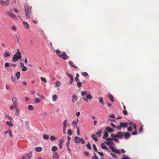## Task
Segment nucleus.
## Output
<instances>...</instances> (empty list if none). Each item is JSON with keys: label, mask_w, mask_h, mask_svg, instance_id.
Returning <instances> with one entry per match:
<instances>
[{"label": "nucleus", "mask_w": 159, "mask_h": 159, "mask_svg": "<svg viewBox=\"0 0 159 159\" xmlns=\"http://www.w3.org/2000/svg\"><path fill=\"white\" fill-rule=\"evenodd\" d=\"M92 159H98V157L96 156L95 154H94V156L92 157Z\"/></svg>", "instance_id": "obj_53"}, {"label": "nucleus", "mask_w": 159, "mask_h": 159, "mask_svg": "<svg viewBox=\"0 0 159 159\" xmlns=\"http://www.w3.org/2000/svg\"><path fill=\"white\" fill-rule=\"evenodd\" d=\"M86 146L90 150L91 149V148L90 146V145L89 142L87 144Z\"/></svg>", "instance_id": "obj_51"}, {"label": "nucleus", "mask_w": 159, "mask_h": 159, "mask_svg": "<svg viewBox=\"0 0 159 159\" xmlns=\"http://www.w3.org/2000/svg\"><path fill=\"white\" fill-rule=\"evenodd\" d=\"M110 148L111 151L114 153L120 154H121L120 151L118 150H116L113 146H110Z\"/></svg>", "instance_id": "obj_7"}, {"label": "nucleus", "mask_w": 159, "mask_h": 159, "mask_svg": "<svg viewBox=\"0 0 159 159\" xmlns=\"http://www.w3.org/2000/svg\"><path fill=\"white\" fill-rule=\"evenodd\" d=\"M5 66L7 67H8L9 66V63L8 62H6L5 63Z\"/></svg>", "instance_id": "obj_60"}, {"label": "nucleus", "mask_w": 159, "mask_h": 159, "mask_svg": "<svg viewBox=\"0 0 159 159\" xmlns=\"http://www.w3.org/2000/svg\"><path fill=\"white\" fill-rule=\"evenodd\" d=\"M6 14L7 15L10 16L13 18H15L16 17V16L13 13H12L10 11H7L6 12Z\"/></svg>", "instance_id": "obj_12"}, {"label": "nucleus", "mask_w": 159, "mask_h": 159, "mask_svg": "<svg viewBox=\"0 0 159 159\" xmlns=\"http://www.w3.org/2000/svg\"><path fill=\"white\" fill-rule=\"evenodd\" d=\"M52 150L53 152H56L57 150V148L56 146H54L52 147Z\"/></svg>", "instance_id": "obj_40"}, {"label": "nucleus", "mask_w": 159, "mask_h": 159, "mask_svg": "<svg viewBox=\"0 0 159 159\" xmlns=\"http://www.w3.org/2000/svg\"><path fill=\"white\" fill-rule=\"evenodd\" d=\"M108 97L111 101L113 102H114V97L112 94H109Z\"/></svg>", "instance_id": "obj_21"}, {"label": "nucleus", "mask_w": 159, "mask_h": 159, "mask_svg": "<svg viewBox=\"0 0 159 159\" xmlns=\"http://www.w3.org/2000/svg\"><path fill=\"white\" fill-rule=\"evenodd\" d=\"M0 4L3 7H7L9 5V3L7 1L0 0Z\"/></svg>", "instance_id": "obj_5"}, {"label": "nucleus", "mask_w": 159, "mask_h": 159, "mask_svg": "<svg viewBox=\"0 0 159 159\" xmlns=\"http://www.w3.org/2000/svg\"><path fill=\"white\" fill-rule=\"evenodd\" d=\"M120 125L121 126V128L125 127H126L128 125V123L126 122L125 123H122L120 122Z\"/></svg>", "instance_id": "obj_13"}, {"label": "nucleus", "mask_w": 159, "mask_h": 159, "mask_svg": "<svg viewBox=\"0 0 159 159\" xmlns=\"http://www.w3.org/2000/svg\"><path fill=\"white\" fill-rule=\"evenodd\" d=\"M123 113L125 115H126L128 114L127 111L125 110H124L123 111Z\"/></svg>", "instance_id": "obj_55"}, {"label": "nucleus", "mask_w": 159, "mask_h": 159, "mask_svg": "<svg viewBox=\"0 0 159 159\" xmlns=\"http://www.w3.org/2000/svg\"><path fill=\"white\" fill-rule=\"evenodd\" d=\"M57 99V96L56 94L52 96V100L54 101H55Z\"/></svg>", "instance_id": "obj_36"}, {"label": "nucleus", "mask_w": 159, "mask_h": 159, "mask_svg": "<svg viewBox=\"0 0 159 159\" xmlns=\"http://www.w3.org/2000/svg\"><path fill=\"white\" fill-rule=\"evenodd\" d=\"M137 134V132L136 131H134L132 133V134L133 135H135Z\"/></svg>", "instance_id": "obj_64"}, {"label": "nucleus", "mask_w": 159, "mask_h": 159, "mask_svg": "<svg viewBox=\"0 0 159 159\" xmlns=\"http://www.w3.org/2000/svg\"><path fill=\"white\" fill-rule=\"evenodd\" d=\"M6 124L8 126H9L10 127H12L13 125V124L12 123V121L11 120H10V121H7Z\"/></svg>", "instance_id": "obj_24"}, {"label": "nucleus", "mask_w": 159, "mask_h": 159, "mask_svg": "<svg viewBox=\"0 0 159 159\" xmlns=\"http://www.w3.org/2000/svg\"><path fill=\"white\" fill-rule=\"evenodd\" d=\"M77 122L76 121H73L72 123V124L74 125V127L76 129L79 128L77 126Z\"/></svg>", "instance_id": "obj_23"}, {"label": "nucleus", "mask_w": 159, "mask_h": 159, "mask_svg": "<svg viewBox=\"0 0 159 159\" xmlns=\"http://www.w3.org/2000/svg\"><path fill=\"white\" fill-rule=\"evenodd\" d=\"M12 100L13 104L17 106L18 100L17 98L15 97H13L12 98Z\"/></svg>", "instance_id": "obj_9"}, {"label": "nucleus", "mask_w": 159, "mask_h": 159, "mask_svg": "<svg viewBox=\"0 0 159 159\" xmlns=\"http://www.w3.org/2000/svg\"><path fill=\"white\" fill-rule=\"evenodd\" d=\"M11 80L13 82H14L16 80L15 78L13 77L12 76H11Z\"/></svg>", "instance_id": "obj_63"}, {"label": "nucleus", "mask_w": 159, "mask_h": 159, "mask_svg": "<svg viewBox=\"0 0 159 159\" xmlns=\"http://www.w3.org/2000/svg\"><path fill=\"white\" fill-rule=\"evenodd\" d=\"M111 136L114 137H118V136L117 135V134H111Z\"/></svg>", "instance_id": "obj_52"}, {"label": "nucleus", "mask_w": 159, "mask_h": 159, "mask_svg": "<svg viewBox=\"0 0 159 159\" xmlns=\"http://www.w3.org/2000/svg\"><path fill=\"white\" fill-rule=\"evenodd\" d=\"M143 131V128L142 127H141L139 128V132L141 133Z\"/></svg>", "instance_id": "obj_59"}, {"label": "nucleus", "mask_w": 159, "mask_h": 159, "mask_svg": "<svg viewBox=\"0 0 159 159\" xmlns=\"http://www.w3.org/2000/svg\"><path fill=\"white\" fill-rule=\"evenodd\" d=\"M10 54L8 52H6L4 54V57L5 58H6L7 57L9 56Z\"/></svg>", "instance_id": "obj_41"}, {"label": "nucleus", "mask_w": 159, "mask_h": 159, "mask_svg": "<svg viewBox=\"0 0 159 159\" xmlns=\"http://www.w3.org/2000/svg\"><path fill=\"white\" fill-rule=\"evenodd\" d=\"M87 93V92L86 91H83L81 92V94L82 96H84V95L86 94Z\"/></svg>", "instance_id": "obj_43"}, {"label": "nucleus", "mask_w": 159, "mask_h": 159, "mask_svg": "<svg viewBox=\"0 0 159 159\" xmlns=\"http://www.w3.org/2000/svg\"><path fill=\"white\" fill-rule=\"evenodd\" d=\"M34 100L35 103H39L41 102L40 100L38 98L34 99Z\"/></svg>", "instance_id": "obj_34"}, {"label": "nucleus", "mask_w": 159, "mask_h": 159, "mask_svg": "<svg viewBox=\"0 0 159 159\" xmlns=\"http://www.w3.org/2000/svg\"><path fill=\"white\" fill-rule=\"evenodd\" d=\"M23 23L25 28L26 29L29 28V26L27 22L24 21Z\"/></svg>", "instance_id": "obj_19"}, {"label": "nucleus", "mask_w": 159, "mask_h": 159, "mask_svg": "<svg viewBox=\"0 0 159 159\" xmlns=\"http://www.w3.org/2000/svg\"><path fill=\"white\" fill-rule=\"evenodd\" d=\"M92 98V96L90 94H88L86 95V98H84V100L87 102H88V99H91Z\"/></svg>", "instance_id": "obj_8"}, {"label": "nucleus", "mask_w": 159, "mask_h": 159, "mask_svg": "<svg viewBox=\"0 0 159 159\" xmlns=\"http://www.w3.org/2000/svg\"><path fill=\"white\" fill-rule=\"evenodd\" d=\"M111 155L112 157H113L114 158H116V159H117L118 158V157L116 155H115V154L113 153H111Z\"/></svg>", "instance_id": "obj_44"}, {"label": "nucleus", "mask_w": 159, "mask_h": 159, "mask_svg": "<svg viewBox=\"0 0 159 159\" xmlns=\"http://www.w3.org/2000/svg\"><path fill=\"white\" fill-rule=\"evenodd\" d=\"M106 140L108 142H111L112 141V138H107Z\"/></svg>", "instance_id": "obj_56"}, {"label": "nucleus", "mask_w": 159, "mask_h": 159, "mask_svg": "<svg viewBox=\"0 0 159 159\" xmlns=\"http://www.w3.org/2000/svg\"><path fill=\"white\" fill-rule=\"evenodd\" d=\"M78 98V97L77 95L75 94H74L73 95L72 99V102H74L76 101Z\"/></svg>", "instance_id": "obj_15"}, {"label": "nucleus", "mask_w": 159, "mask_h": 159, "mask_svg": "<svg viewBox=\"0 0 159 159\" xmlns=\"http://www.w3.org/2000/svg\"><path fill=\"white\" fill-rule=\"evenodd\" d=\"M56 52L57 55H58L59 57H61L65 60H66L69 58V57L67 56L65 52H63L62 53V55L60 54L61 53V52L58 49L56 50Z\"/></svg>", "instance_id": "obj_2"}, {"label": "nucleus", "mask_w": 159, "mask_h": 159, "mask_svg": "<svg viewBox=\"0 0 159 159\" xmlns=\"http://www.w3.org/2000/svg\"><path fill=\"white\" fill-rule=\"evenodd\" d=\"M5 118H7L8 119L10 120V121H11V120H13V119L11 117L8 115L5 116Z\"/></svg>", "instance_id": "obj_47"}, {"label": "nucleus", "mask_w": 159, "mask_h": 159, "mask_svg": "<svg viewBox=\"0 0 159 159\" xmlns=\"http://www.w3.org/2000/svg\"><path fill=\"white\" fill-rule=\"evenodd\" d=\"M20 111L17 108H16L15 114L16 116H18L19 114Z\"/></svg>", "instance_id": "obj_31"}, {"label": "nucleus", "mask_w": 159, "mask_h": 159, "mask_svg": "<svg viewBox=\"0 0 159 159\" xmlns=\"http://www.w3.org/2000/svg\"><path fill=\"white\" fill-rule=\"evenodd\" d=\"M67 123V120H64L63 122V126H66Z\"/></svg>", "instance_id": "obj_48"}, {"label": "nucleus", "mask_w": 159, "mask_h": 159, "mask_svg": "<svg viewBox=\"0 0 159 159\" xmlns=\"http://www.w3.org/2000/svg\"><path fill=\"white\" fill-rule=\"evenodd\" d=\"M67 133L69 135H71L72 134V132L71 129H69L67 131Z\"/></svg>", "instance_id": "obj_45"}, {"label": "nucleus", "mask_w": 159, "mask_h": 159, "mask_svg": "<svg viewBox=\"0 0 159 159\" xmlns=\"http://www.w3.org/2000/svg\"><path fill=\"white\" fill-rule=\"evenodd\" d=\"M28 109L30 111H33L34 109V107L32 105H30L28 106Z\"/></svg>", "instance_id": "obj_37"}, {"label": "nucleus", "mask_w": 159, "mask_h": 159, "mask_svg": "<svg viewBox=\"0 0 159 159\" xmlns=\"http://www.w3.org/2000/svg\"><path fill=\"white\" fill-rule=\"evenodd\" d=\"M66 75L67 76L70 78V81L69 82V84H72L73 82V78L72 75L71 74L68 73H66Z\"/></svg>", "instance_id": "obj_6"}, {"label": "nucleus", "mask_w": 159, "mask_h": 159, "mask_svg": "<svg viewBox=\"0 0 159 159\" xmlns=\"http://www.w3.org/2000/svg\"><path fill=\"white\" fill-rule=\"evenodd\" d=\"M109 116L111 118H114L115 117L114 115L113 114L110 115Z\"/></svg>", "instance_id": "obj_57"}, {"label": "nucleus", "mask_w": 159, "mask_h": 159, "mask_svg": "<svg viewBox=\"0 0 159 159\" xmlns=\"http://www.w3.org/2000/svg\"><path fill=\"white\" fill-rule=\"evenodd\" d=\"M61 85V83L58 81H57L55 84V86L56 87H59Z\"/></svg>", "instance_id": "obj_29"}, {"label": "nucleus", "mask_w": 159, "mask_h": 159, "mask_svg": "<svg viewBox=\"0 0 159 159\" xmlns=\"http://www.w3.org/2000/svg\"><path fill=\"white\" fill-rule=\"evenodd\" d=\"M101 147L103 149H107V147L103 143H102L101 144Z\"/></svg>", "instance_id": "obj_35"}, {"label": "nucleus", "mask_w": 159, "mask_h": 159, "mask_svg": "<svg viewBox=\"0 0 159 159\" xmlns=\"http://www.w3.org/2000/svg\"><path fill=\"white\" fill-rule=\"evenodd\" d=\"M32 152H30L28 153H26L24 157L26 159H30L32 157Z\"/></svg>", "instance_id": "obj_10"}, {"label": "nucleus", "mask_w": 159, "mask_h": 159, "mask_svg": "<svg viewBox=\"0 0 159 159\" xmlns=\"http://www.w3.org/2000/svg\"><path fill=\"white\" fill-rule=\"evenodd\" d=\"M105 129L108 132L110 133L113 132L114 131V129L110 127H106Z\"/></svg>", "instance_id": "obj_14"}, {"label": "nucleus", "mask_w": 159, "mask_h": 159, "mask_svg": "<svg viewBox=\"0 0 159 159\" xmlns=\"http://www.w3.org/2000/svg\"><path fill=\"white\" fill-rule=\"evenodd\" d=\"M53 158H59V156L57 152H55L52 157Z\"/></svg>", "instance_id": "obj_30"}, {"label": "nucleus", "mask_w": 159, "mask_h": 159, "mask_svg": "<svg viewBox=\"0 0 159 159\" xmlns=\"http://www.w3.org/2000/svg\"><path fill=\"white\" fill-rule=\"evenodd\" d=\"M43 138L44 139L47 140L48 139L49 136L48 135H46L45 134H43Z\"/></svg>", "instance_id": "obj_33"}, {"label": "nucleus", "mask_w": 159, "mask_h": 159, "mask_svg": "<svg viewBox=\"0 0 159 159\" xmlns=\"http://www.w3.org/2000/svg\"><path fill=\"white\" fill-rule=\"evenodd\" d=\"M102 134V130H98L97 132L96 133V134L98 137H100L101 136Z\"/></svg>", "instance_id": "obj_26"}, {"label": "nucleus", "mask_w": 159, "mask_h": 159, "mask_svg": "<svg viewBox=\"0 0 159 159\" xmlns=\"http://www.w3.org/2000/svg\"><path fill=\"white\" fill-rule=\"evenodd\" d=\"M104 143L107 145H108L109 147L110 146H111V145H113L114 144L112 142H105Z\"/></svg>", "instance_id": "obj_25"}, {"label": "nucleus", "mask_w": 159, "mask_h": 159, "mask_svg": "<svg viewBox=\"0 0 159 159\" xmlns=\"http://www.w3.org/2000/svg\"><path fill=\"white\" fill-rule=\"evenodd\" d=\"M41 81H42L44 82L45 83H46L47 82V81L46 79L45 78H43V77H41Z\"/></svg>", "instance_id": "obj_49"}, {"label": "nucleus", "mask_w": 159, "mask_h": 159, "mask_svg": "<svg viewBox=\"0 0 159 159\" xmlns=\"http://www.w3.org/2000/svg\"><path fill=\"white\" fill-rule=\"evenodd\" d=\"M128 131H132V127H130L127 128Z\"/></svg>", "instance_id": "obj_61"}, {"label": "nucleus", "mask_w": 159, "mask_h": 159, "mask_svg": "<svg viewBox=\"0 0 159 159\" xmlns=\"http://www.w3.org/2000/svg\"><path fill=\"white\" fill-rule=\"evenodd\" d=\"M25 11L26 18H30V16L32 14L31 7L25 6Z\"/></svg>", "instance_id": "obj_1"}, {"label": "nucleus", "mask_w": 159, "mask_h": 159, "mask_svg": "<svg viewBox=\"0 0 159 159\" xmlns=\"http://www.w3.org/2000/svg\"><path fill=\"white\" fill-rule=\"evenodd\" d=\"M84 154L86 156H88L89 155V153L88 152H84Z\"/></svg>", "instance_id": "obj_62"}, {"label": "nucleus", "mask_w": 159, "mask_h": 159, "mask_svg": "<svg viewBox=\"0 0 159 159\" xmlns=\"http://www.w3.org/2000/svg\"><path fill=\"white\" fill-rule=\"evenodd\" d=\"M81 74L84 77H86L88 75L87 72H82L81 73Z\"/></svg>", "instance_id": "obj_38"}, {"label": "nucleus", "mask_w": 159, "mask_h": 159, "mask_svg": "<svg viewBox=\"0 0 159 159\" xmlns=\"http://www.w3.org/2000/svg\"><path fill=\"white\" fill-rule=\"evenodd\" d=\"M50 139L53 141L56 139V138L53 136H51L50 138Z\"/></svg>", "instance_id": "obj_46"}, {"label": "nucleus", "mask_w": 159, "mask_h": 159, "mask_svg": "<svg viewBox=\"0 0 159 159\" xmlns=\"http://www.w3.org/2000/svg\"><path fill=\"white\" fill-rule=\"evenodd\" d=\"M69 63L71 66L74 67V68H75L76 69H78V67L77 66L74 65L73 62V61H70L69 62Z\"/></svg>", "instance_id": "obj_17"}, {"label": "nucleus", "mask_w": 159, "mask_h": 159, "mask_svg": "<svg viewBox=\"0 0 159 159\" xmlns=\"http://www.w3.org/2000/svg\"><path fill=\"white\" fill-rule=\"evenodd\" d=\"M74 141L75 142L77 143H79L81 142L82 144H84L85 143V141L83 139L80 138L77 136H75V137Z\"/></svg>", "instance_id": "obj_4"}, {"label": "nucleus", "mask_w": 159, "mask_h": 159, "mask_svg": "<svg viewBox=\"0 0 159 159\" xmlns=\"http://www.w3.org/2000/svg\"><path fill=\"white\" fill-rule=\"evenodd\" d=\"M17 106L13 104V106H10V108L11 110H12L14 109V108H15L16 109V108H17Z\"/></svg>", "instance_id": "obj_32"}, {"label": "nucleus", "mask_w": 159, "mask_h": 159, "mask_svg": "<svg viewBox=\"0 0 159 159\" xmlns=\"http://www.w3.org/2000/svg\"><path fill=\"white\" fill-rule=\"evenodd\" d=\"M91 138H92L95 141L97 142L98 141V139L96 137V135L94 134H93L91 135Z\"/></svg>", "instance_id": "obj_20"}, {"label": "nucleus", "mask_w": 159, "mask_h": 159, "mask_svg": "<svg viewBox=\"0 0 159 159\" xmlns=\"http://www.w3.org/2000/svg\"><path fill=\"white\" fill-rule=\"evenodd\" d=\"M16 77H17V79H19L20 77V73L19 71L16 72L15 74Z\"/></svg>", "instance_id": "obj_27"}, {"label": "nucleus", "mask_w": 159, "mask_h": 159, "mask_svg": "<svg viewBox=\"0 0 159 159\" xmlns=\"http://www.w3.org/2000/svg\"><path fill=\"white\" fill-rule=\"evenodd\" d=\"M124 137L126 139H127L130 136V134L128 132H125Z\"/></svg>", "instance_id": "obj_18"}, {"label": "nucleus", "mask_w": 159, "mask_h": 159, "mask_svg": "<svg viewBox=\"0 0 159 159\" xmlns=\"http://www.w3.org/2000/svg\"><path fill=\"white\" fill-rule=\"evenodd\" d=\"M98 154H99L101 156V157H103L104 155H103V153L102 152H99L98 151V152H97Z\"/></svg>", "instance_id": "obj_58"}, {"label": "nucleus", "mask_w": 159, "mask_h": 159, "mask_svg": "<svg viewBox=\"0 0 159 159\" xmlns=\"http://www.w3.org/2000/svg\"><path fill=\"white\" fill-rule=\"evenodd\" d=\"M81 84H82L81 82H78L77 83V86L78 87H81Z\"/></svg>", "instance_id": "obj_54"}, {"label": "nucleus", "mask_w": 159, "mask_h": 159, "mask_svg": "<svg viewBox=\"0 0 159 159\" xmlns=\"http://www.w3.org/2000/svg\"><path fill=\"white\" fill-rule=\"evenodd\" d=\"M35 150L37 152H40L42 150V148L40 147H35Z\"/></svg>", "instance_id": "obj_22"}, {"label": "nucleus", "mask_w": 159, "mask_h": 159, "mask_svg": "<svg viewBox=\"0 0 159 159\" xmlns=\"http://www.w3.org/2000/svg\"><path fill=\"white\" fill-rule=\"evenodd\" d=\"M108 133L107 132H105L103 136V139H105L108 136Z\"/></svg>", "instance_id": "obj_39"}, {"label": "nucleus", "mask_w": 159, "mask_h": 159, "mask_svg": "<svg viewBox=\"0 0 159 159\" xmlns=\"http://www.w3.org/2000/svg\"><path fill=\"white\" fill-rule=\"evenodd\" d=\"M99 102L102 105L104 104V102L103 101V98L102 97H100L99 98Z\"/></svg>", "instance_id": "obj_28"}, {"label": "nucleus", "mask_w": 159, "mask_h": 159, "mask_svg": "<svg viewBox=\"0 0 159 159\" xmlns=\"http://www.w3.org/2000/svg\"><path fill=\"white\" fill-rule=\"evenodd\" d=\"M27 70V68L25 66H23L21 69V70L23 71H25Z\"/></svg>", "instance_id": "obj_42"}, {"label": "nucleus", "mask_w": 159, "mask_h": 159, "mask_svg": "<svg viewBox=\"0 0 159 159\" xmlns=\"http://www.w3.org/2000/svg\"><path fill=\"white\" fill-rule=\"evenodd\" d=\"M64 141V139L62 138L59 140V146L60 149H61L62 147L63 143Z\"/></svg>", "instance_id": "obj_11"}, {"label": "nucleus", "mask_w": 159, "mask_h": 159, "mask_svg": "<svg viewBox=\"0 0 159 159\" xmlns=\"http://www.w3.org/2000/svg\"><path fill=\"white\" fill-rule=\"evenodd\" d=\"M93 149L94 150V151L96 152H98V151L97 150L96 146L95 144H93Z\"/></svg>", "instance_id": "obj_50"}, {"label": "nucleus", "mask_w": 159, "mask_h": 159, "mask_svg": "<svg viewBox=\"0 0 159 159\" xmlns=\"http://www.w3.org/2000/svg\"><path fill=\"white\" fill-rule=\"evenodd\" d=\"M21 55L20 52H17L12 57V60L13 62H16L17 60L21 59Z\"/></svg>", "instance_id": "obj_3"}, {"label": "nucleus", "mask_w": 159, "mask_h": 159, "mask_svg": "<svg viewBox=\"0 0 159 159\" xmlns=\"http://www.w3.org/2000/svg\"><path fill=\"white\" fill-rule=\"evenodd\" d=\"M117 134L118 136V137L120 139H121L124 135V134H122L121 132H118Z\"/></svg>", "instance_id": "obj_16"}]
</instances>
